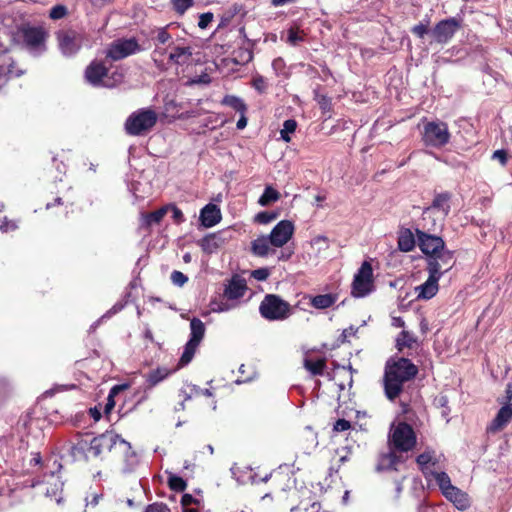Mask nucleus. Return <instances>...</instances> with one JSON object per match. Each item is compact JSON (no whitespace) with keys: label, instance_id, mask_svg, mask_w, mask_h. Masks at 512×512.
<instances>
[{"label":"nucleus","instance_id":"nucleus-4","mask_svg":"<svg viewBox=\"0 0 512 512\" xmlns=\"http://www.w3.org/2000/svg\"><path fill=\"white\" fill-rule=\"evenodd\" d=\"M261 316L269 321H282L293 314L292 306L276 294H267L259 306Z\"/></svg>","mask_w":512,"mask_h":512},{"label":"nucleus","instance_id":"nucleus-50","mask_svg":"<svg viewBox=\"0 0 512 512\" xmlns=\"http://www.w3.org/2000/svg\"><path fill=\"white\" fill-rule=\"evenodd\" d=\"M213 20V14L210 12L203 13L199 17L198 26L201 29H205Z\"/></svg>","mask_w":512,"mask_h":512},{"label":"nucleus","instance_id":"nucleus-40","mask_svg":"<svg viewBox=\"0 0 512 512\" xmlns=\"http://www.w3.org/2000/svg\"><path fill=\"white\" fill-rule=\"evenodd\" d=\"M222 103L227 106L232 107L233 109H235L238 112H241L242 114L246 110V106L243 103V101L236 96H232V95L225 96L222 100Z\"/></svg>","mask_w":512,"mask_h":512},{"label":"nucleus","instance_id":"nucleus-14","mask_svg":"<svg viewBox=\"0 0 512 512\" xmlns=\"http://www.w3.org/2000/svg\"><path fill=\"white\" fill-rule=\"evenodd\" d=\"M417 238L421 251L429 257L435 255L445 247V243L441 237L430 235L421 230H417Z\"/></svg>","mask_w":512,"mask_h":512},{"label":"nucleus","instance_id":"nucleus-49","mask_svg":"<svg viewBox=\"0 0 512 512\" xmlns=\"http://www.w3.org/2000/svg\"><path fill=\"white\" fill-rule=\"evenodd\" d=\"M252 85L260 93L264 92L267 88V82L265 78L259 75L254 77Z\"/></svg>","mask_w":512,"mask_h":512},{"label":"nucleus","instance_id":"nucleus-17","mask_svg":"<svg viewBox=\"0 0 512 512\" xmlns=\"http://www.w3.org/2000/svg\"><path fill=\"white\" fill-rule=\"evenodd\" d=\"M22 36L30 48L37 49L44 45L47 33L42 27H25L22 30Z\"/></svg>","mask_w":512,"mask_h":512},{"label":"nucleus","instance_id":"nucleus-13","mask_svg":"<svg viewBox=\"0 0 512 512\" xmlns=\"http://www.w3.org/2000/svg\"><path fill=\"white\" fill-rule=\"evenodd\" d=\"M460 28V23L455 18L440 21L432 31L434 40L438 43H447Z\"/></svg>","mask_w":512,"mask_h":512},{"label":"nucleus","instance_id":"nucleus-1","mask_svg":"<svg viewBox=\"0 0 512 512\" xmlns=\"http://www.w3.org/2000/svg\"><path fill=\"white\" fill-rule=\"evenodd\" d=\"M416 374V366L406 358L388 361L384 376L386 396L390 400L395 399L400 394L403 383L413 378Z\"/></svg>","mask_w":512,"mask_h":512},{"label":"nucleus","instance_id":"nucleus-62","mask_svg":"<svg viewBox=\"0 0 512 512\" xmlns=\"http://www.w3.org/2000/svg\"><path fill=\"white\" fill-rule=\"evenodd\" d=\"M284 66V62L282 59L278 58V59H275L273 62H272V67L275 71H279L282 67Z\"/></svg>","mask_w":512,"mask_h":512},{"label":"nucleus","instance_id":"nucleus-60","mask_svg":"<svg viewBox=\"0 0 512 512\" xmlns=\"http://www.w3.org/2000/svg\"><path fill=\"white\" fill-rule=\"evenodd\" d=\"M209 82H210V78L207 74L191 80L192 84L209 83Z\"/></svg>","mask_w":512,"mask_h":512},{"label":"nucleus","instance_id":"nucleus-61","mask_svg":"<svg viewBox=\"0 0 512 512\" xmlns=\"http://www.w3.org/2000/svg\"><path fill=\"white\" fill-rule=\"evenodd\" d=\"M319 105L323 110H328L330 108V101L325 96H322L319 100Z\"/></svg>","mask_w":512,"mask_h":512},{"label":"nucleus","instance_id":"nucleus-29","mask_svg":"<svg viewBox=\"0 0 512 512\" xmlns=\"http://www.w3.org/2000/svg\"><path fill=\"white\" fill-rule=\"evenodd\" d=\"M190 330H191V333H190L189 342L200 344V342L202 341V339L205 335L204 323L198 318H193L190 321Z\"/></svg>","mask_w":512,"mask_h":512},{"label":"nucleus","instance_id":"nucleus-33","mask_svg":"<svg viewBox=\"0 0 512 512\" xmlns=\"http://www.w3.org/2000/svg\"><path fill=\"white\" fill-rule=\"evenodd\" d=\"M171 373L172 371L170 369L166 367H159L156 368L155 370L150 371L146 376V380L149 383V385L153 387L160 383L161 381H163L164 379H166Z\"/></svg>","mask_w":512,"mask_h":512},{"label":"nucleus","instance_id":"nucleus-63","mask_svg":"<svg viewBox=\"0 0 512 512\" xmlns=\"http://www.w3.org/2000/svg\"><path fill=\"white\" fill-rule=\"evenodd\" d=\"M356 332H357V329H356V328H354V327H349V328H347V329H345V330L343 331V334H342V335H343V337H344V338H348V337L354 336V335L356 334Z\"/></svg>","mask_w":512,"mask_h":512},{"label":"nucleus","instance_id":"nucleus-30","mask_svg":"<svg viewBox=\"0 0 512 512\" xmlns=\"http://www.w3.org/2000/svg\"><path fill=\"white\" fill-rule=\"evenodd\" d=\"M337 300L334 294H321L311 297L310 303L316 309H326L331 307Z\"/></svg>","mask_w":512,"mask_h":512},{"label":"nucleus","instance_id":"nucleus-41","mask_svg":"<svg viewBox=\"0 0 512 512\" xmlns=\"http://www.w3.org/2000/svg\"><path fill=\"white\" fill-rule=\"evenodd\" d=\"M168 484L169 487L174 491H183L186 488V482L183 480V478L176 475L169 476Z\"/></svg>","mask_w":512,"mask_h":512},{"label":"nucleus","instance_id":"nucleus-27","mask_svg":"<svg viewBox=\"0 0 512 512\" xmlns=\"http://www.w3.org/2000/svg\"><path fill=\"white\" fill-rule=\"evenodd\" d=\"M192 56V49L189 46H176L169 54V60L177 65L188 63Z\"/></svg>","mask_w":512,"mask_h":512},{"label":"nucleus","instance_id":"nucleus-39","mask_svg":"<svg viewBox=\"0 0 512 512\" xmlns=\"http://www.w3.org/2000/svg\"><path fill=\"white\" fill-rule=\"evenodd\" d=\"M398 462H399V458L395 454V452H390L382 457L379 466L381 469H395L396 470Z\"/></svg>","mask_w":512,"mask_h":512},{"label":"nucleus","instance_id":"nucleus-58","mask_svg":"<svg viewBox=\"0 0 512 512\" xmlns=\"http://www.w3.org/2000/svg\"><path fill=\"white\" fill-rule=\"evenodd\" d=\"M301 40V37L298 35V33L294 30H290L288 34V41L291 44H296L298 41Z\"/></svg>","mask_w":512,"mask_h":512},{"label":"nucleus","instance_id":"nucleus-18","mask_svg":"<svg viewBox=\"0 0 512 512\" xmlns=\"http://www.w3.org/2000/svg\"><path fill=\"white\" fill-rule=\"evenodd\" d=\"M221 218V211L215 204L209 203L200 211L201 224L206 228L215 226L221 221Z\"/></svg>","mask_w":512,"mask_h":512},{"label":"nucleus","instance_id":"nucleus-23","mask_svg":"<svg viewBox=\"0 0 512 512\" xmlns=\"http://www.w3.org/2000/svg\"><path fill=\"white\" fill-rule=\"evenodd\" d=\"M416 461L421 471L423 472L425 478L427 480H430V475L435 471L434 466L436 464V457L434 451L427 450L421 453L417 457Z\"/></svg>","mask_w":512,"mask_h":512},{"label":"nucleus","instance_id":"nucleus-21","mask_svg":"<svg viewBox=\"0 0 512 512\" xmlns=\"http://www.w3.org/2000/svg\"><path fill=\"white\" fill-rule=\"evenodd\" d=\"M443 496L459 510H466L470 506L468 494L456 486L448 491H444Z\"/></svg>","mask_w":512,"mask_h":512},{"label":"nucleus","instance_id":"nucleus-59","mask_svg":"<svg viewBox=\"0 0 512 512\" xmlns=\"http://www.w3.org/2000/svg\"><path fill=\"white\" fill-rule=\"evenodd\" d=\"M292 254H293L292 250L285 249V250L280 252V254L278 256V260L279 261H287V260H289L291 258Z\"/></svg>","mask_w":512,"mask_h":512},{"label":"nucleus","instance_id":"nucleus-52","mask_svg":"<svg viewBox=\"0 0 512 512\" xmlns=\"http://www.w3.org/2000/svg\"><path fill=\"white\" fill-rule=\"evenodd\" d=\"M181 504H182L183 507H188L191 504L199 505L200 504V500L194 498L190 494H184L182 496V499H181Z\"/></svg>","mask_w":512,"mask_h":512},{"label":"nucleus","instance_id":"nucleus-25","mask_svg":"<svg viewBox=\"0 0 512 512\" xmlns=\"http://www.w3.org/2000/svg\"><path fill=\"white\" fill-rule=\"evenodd\" d=\"M13 61L7 51L0 50V89L5 85L9 75H19L13 71Z\"/></svg>","mask_w":512,"mask_h":512},{"label":"nucleus","instance_id":"nucleus-22","mask_svg":"<svg viewBox=\"0 0 512 512\" xmlns=\"http://www.w3.org/2000/svg\"><path fill=\"white\" fill-rule=\"evenodd\" d=\"M225 241L226 239L222 236V233L218 232L209 234L202 238L199 245L204 252L212 254L221 248Z\"/></svg>","mask_w":512,"mask_h":512},{"label":"nucleus","instance_id":"nucleus-32","mask_svg":"<svg viewBox=\"0 0 512 512\" xmlns=\"http://www.w3.org/2000/svg\"><path fill=\"white\" fill-rule=\"evenodd\" d=\"M415 247V238L410 230L402 231L398 237V248L403 252H410Z\"/></svg>","mask_w":512,"mask_h":512},{"label":"nucleus","instance_id":"nucleus-5","mask_svg":"<svg viewBox=\"0 0 512 512\" xmlns=\"http://www.w3.org/2000/svg\"><path fill=\"white\" fill-rule=\"evenodd\" d=\"M158 119L157 113L150 109L144 108L133 112L125 122V129L129 135L141 136L148 133L156 124Z\"/></svg>","mask_w":512,"mask_h":512},{"label":"nucleus","instance_id":"nucleus-54","mask_svg":"<svg viewBox=\"0 0 512 512\" xmlns=\"http://www.w3.org/2000/svg\"><path fill=\"white\" fill-rule=\"evenodd\" d=\"M492 158L497 160L502 166L506 165L507 163V154L504 150H496L493 153Z\"/></svg>","mask_w":512,"mask_h":512},{"label":"nucleus","instance_id":"nucleus-15","mask_svg":"<svg viewBox=\"0 0 512 512\" xmlns=\"http://www.w3.org/2000/svg\"><path fill=\"white\" fill-rule=\"evenodd\" d=\"M107 70L98 62H92L85 71L86 80L93 86L109 87L111 84L106 80Z\"/></svg>","mask_w":512,"mask_h":512},{"label":"nucleus","instance_id":"nucleus-45","mask_svg":"<svg viewBox=\"0 0 512 512\" xmlns=\"http://www.w3.org/2000/svg\"><path fill=\"white\" fill-rule=\"evenodd\" d=\"M171 281L174 285L182 287L188 281V278L180 271H173Z\"/></svg>","mask_w":512,"mask_h":512},{"label":"nucleus","instance_id":"nucleus-47","mask_svg":"<svg viewBox=\"0 0 512 512\" xmlns=\"http://www.w3.org/2000/svg\"><path fill=\"white\" fill-rule=\"evenodd\" d=\"M122 387L121 386H114L111 390H110V393L108 395V399H107V403H106V406H105V411L106 413H108L110 410L113 409V407L115 406V402H114V396L118 393V391L121 389Z\"/></svg>","mask_w":512,"mask_h":512},{"label":"nucleus","instance_id":"nucleus-7","mask_svg":"<svg viewBox=\"0 0 512 512\" xmlns=\"http://www.w3.org/2000/svg\"><path fill=\"white\" fill-rule=\"evenodd\" d=\"M422 141L426 146L440 148L450 141V132L446 123L441 121L427 122L423 126Z\"/></svg>","mask_w":512,"mask_h":512},{"label":"nucleus","instance_id":"nucleus-37","mask_svg":"<svg viewBox=\"0 0 512 512\" xmlns=\"http://www.w3.org/2000/svg\"><path fill=\"white\" fill-rule=\"evenodd\" d=\"M304 366L311 374L321 375L325 368V360L318 359L316 361H312V360L306 359L304 361Z\"/></svg>","mask_w":512,"mask_h":512},{"label":"nucleus","instance_id":"nucleus-24","mask_svg":"<svg viewBox=\"0 0 512 512\" xmlns=\"http://www.w3.org/2000/svg\"><path fill=\"white\" fill-rule=\"evenodd\" d=\"M246 289V283L243 279L233 277L224 291V296L229 300H236L244 296Z\"/></svg>","mask_w":512,"mask_h":512},{"label":"nucleus","instance_id":"nucleus-10","mask_svg":"<svg viewBox=\"0 0 512 512\" xmlns=\"http://www.w3.org/2000/svg\"><path fill=\"white\" fill-rule=\"evenodd\" d=\"M294 233V222L285 219L278 222L268 235L274 247L283 248L293 238Z\"/></svg>","mask_w":512,"mask_h":512},{"label":"nucleus","instance_id":"nucleus-8","mask_svg":"<svg viewBox=\"0 0 512 512\" xmlns=\"http://www.w3.org/2000/svg\"><path fill=\"white\" fill-rule=\"evenodd\" d=\"M390 441L395 449L406 452L415 446L416 436L411 426L399 423L392 428Z\"/></svg>","mask_w":512,"mask_h":512},{"label":"nucleus","instance_id":"nucleus-48","mask_svg":"<svg viewBox=\"0 0 512 512\" xmlns=\"http://www.w3.org/2000/svg\"><path fill=\"white\" fill-rule=\"evenodd\" d=\"M270 275L267 268H259L251 272V276L258 281H265Z\"/></svg>","mask_w":512,"mask_h":512},{"label":"nucleus","instance_id":"nucleus-57","mask_svg":"<svg viewBox=\"0 0 512 512\" xmlns=\"http://www.w3.org/2000/svg\"><path fill=\"white\" fill-rule=\"evenodd\" d=\"M101 497H102V495H100V494H92L90 499L87 498L86 507L87 508L96 507L98 505Z\"/></svg>","mask_w":512,"mask_h":512},{"label":"nucleus","instance_id":"nucleus-31","mask_svg":"<svg viewBox=\"0 0 512 512\" xmlns=\"http://www.w3.org/2000/svg\"><path fill=\"white\" fill-rule=\"evenodd\" d=\"M435 480L436 484L438 485L439 489L441 490V493L444 494V491H448L450 490L451 488L454 487V485H452L451 483V479L450 477L448 476L447 473L443 472V471H434L431 475H430V480Z\"/></svg>","mask_w":512,"mask_h":512},{"label":"nucleus","instance_id":"nucleus-35","mask_svg":"<svg viewBox=\"0 0 512 512\" xmlns=\"http://www.w3.org/2000/svg\"><path fill=\"white\" fill-rule=\"evenodd\" d=\"M199 344L187 342L179 360V367H184L191 362Z\"/></svg>","mask_w":512,"mask_h":512},{"label":"nucleus","instance_id":"nucleus-56","mask_svg":"<svg viewBox=\"0 0 512 512\" xmlns=\"http://www.w3.org/2000/svg\"><path fill=\"white\" fill-rule=\"evenodd\" d=\"M412 32L418 37L422 38L428 32V29L425 24L420 23L413 27Z\"/></svg>","mask_w":512,"mask_h":512},{"label":"nucleus","instance_id":"nucleus-43","mask_svg":"<svg viewBox=\"0 0 512 512\" xmlns=\"http://www.w3.org/2000/svg\"><path fill=\"white\" fill-rule=\"evenodd\" d=\"M277 214L271 212H260L255 216V221L260 224H268L276 219Z\"/></svg>","mask_w":512,"mask_h":512},{"label":"nucleus","instance_id":"nucleus-64","mask_svg":"<svg viewBox=\"0 0 512 512\" xmlns=\"http://www.w3.org/2000/svg\"><path fill=\"white\" fill-rule=\"evenodd\" d=\"M246 125H247V119H246V117L244 116V113H243L241 118L237 121L236 126H237L238 129L241 130V129H244L246 127Z\"/></svg>","mask_w":512,"mask_h":512},{"label":"nucleus","instance_id":"nucleus-51","mask_svg":"<svg viewBox=\"0 0 512 512\" xmlns=\"http://www.w3.org/2000/svg\"><path fill=\"white\" fill-rule=\"evenodd\" d=\"M145 512H170L169 508L164 504L154 503L149 505Z\"/></svg>","mask_w":512,"mask_h":512},{"label":"nucleus","instance_id":"nucleus-46","mask_svg":"<svg viewBox=\"0 0 512 512\" xmlns=\"http://www.w3.org/2000/svg\"><path fill=\"white\" fill-rule=\"evenodd\" d=\"M193 4V0H173L174 8L180 14H183Z\"/></svg>","mask_w":512,"mask_h":512},{"label":"nucleus","instance_id":"nucleus-53","mask_svg":"<svg viewBox=\"0 0 512 512\" xmlns=\"http://www.w3.org/2000/svg\"><path fill=\"white\" fill-rule=\"evenodd\" d=\"M18 228V225L15 221H10V220H7L5 219L2 224L0 225V230L2 232H9V231H13L15 229Z\"/></svg>","mask_w":512,"mask_h":512},{"label":"nucleus","instance_id":"nucleus-26","mask_svg":"<svg viewBox=\"0 0 512 512\" xmlns=\"http://www.w3.org/2000/svg\"><path fill=\"white\" fill-rule=\"evenodd\" d=\"M168 207H161L160 209L151 213H142L140 216V227L144 229L150 228L154 224L160 223L164 218Z\"/></svg>","mask_w":512,"mask_h":512},{"label":"nucleus","instance_id":"nucleus-19","mask_svg":"<svg viewBox=\"0 0 512 512\" xmlns=\"http://www.w3.org/2000/svg\"><path fill=\"white\" fill-rule=\"evenodd\" d=\"M269 235H261L251 243L252 252L259 257H267L276 251Z\"/></svg>","mask_w":512,"mask_h":512},{"label":"nucleus","instance_id":"nucleus-28","mask_svg":"<svg viewBox=\"0 0 512 512\" xmlns=\"http://www.w3.org/2000/svg\"><path fill=\"white\" fill-rule=\"evenodd\" d=\"M46 484L48 485L45 490L46 496L55 497L56 502L60 503L61 498H57L63 489V482L61 481L60 477L52 474L48 477Z\"/></svg>","mask_w":512,"mask_h":512},{"label":"nucleus","instance_id":"nucleus-55","mask_svg":"<svg viewBox=\"0 0 512 512\" xmlns=\"http://www.w3.org/2000/svg\"><path fill=\"white\" fill-rule=\"evenodd\" d=\"M350 428V422L345 419H339L334 424V430L337 432L346 431Z\"/></svg>","mask_w":512,"mask_h":512},{"label":"nucleus","instance_id":"nucleus-9","mask_svg":"<svg viewBox=\"0 0 512 512\" xmlns=\"http://www.w3.org/2000/svg\"><path fill=\"white\" fill-rule=\"evenodd\" d=\"M56 38L64 56L76 54L82 46V35L74 30H60L56 33Z\"/></svg>","mask_w":512,"mask_h":512},{"label":"nucleus","instance_id":"nucleus-12","mask_svg":"<svg viewBox=\"0 0 512 512\" xmlns=\"http://www.w3.org/2000/svg\"><path fill=\"white\" fill-rule=\"evenodd\" d=\"M139 50V45L134 38L122 39L114 42L107 51V57L113 60L125 58Z\"/></svg>","mask_w":512,"mask_h":512},{"label":"nucleus","instance_id":"nucleus-38","mask_svg":"<svg viewBox=\"0 0 512 512\" xmlns=\"http://www.w3.org/2000/svg\"><path fill=\"white\" fill-rule=\"evenodd\" d=\"M296 128H297V122L295 120L288 119V120L284 121L283 128L280 131L282 140H284L285 142H290L291 141L290 135L295 132Z\"/></svg>","mask_w":512,"mask_h":512},{"label":"nucleus","instance_id":"nucleus-42","mask_svg":"<svg viewBox=\"0 0 512 512\" xmlns=\"http://www.w3.org/2000/svg\"><path fill=\"white\" fill-rule=\"evenodd\" d=\"M66 14H67V9L65 6L56 5L51 9L49 16L53 20H58V19H62L63 17H65Z\"/></svg>","mask_w":512,"mask_h":512},{"label":"nucleus","instance_id":"nucleus-34","mask_svg":"<svg viewBox=\"0 0 512 512\" xmlns=\"http://www.w3.org/2000/svg\"><path fill=\"white\" fill-rule=\"evenodd\" d=\"M280 199V193L271 186H267L258 200L260 206H268Z\"/></svg>","mask_w":512,"mask_h":512},{"label":"nucleus","instance_id":"nucleus-20","mask_svg":"<svg viewBox=\"0 0 512 512\" xmlns=\"http://www.w3.org/2000/svg\"><path fill=\"white\" fill-rule=\"evenodd\" d=\"M512 420V403H508L500 408L496 417L488 427V431L495 433L502 430Z\"/></svg>","mask_w":512,"mask_h":512},{"label":"nucleus","instance_id":"nucleus-3","mask_svg":"<svg viewBox=\"0 0 512 512\" xmlns=\"http://www.w3.org/2000/svg\"><path fill=\"white\" fill-rule=\"evenodd\" d=\"M450 198L449 193H441L435 196L431 206L423 211L422 221L424 228L430 230L442 225L450 212Z\"/></svg>","mask_w":512,"mask_h":512},{"label":"nucleus","instance_id":"nucleus-6","mask_svg":"<svg viewBox=\"0 0 512 512\" xmlns=\"http://www.w3.org/2000/svg\"><path fill=\"white\" fill-rule=\"evenodd\" d=\"M373 290V268L370 261H364L354 275L351 294L356 298H362L369 295Z\"/></svg>","mask_w":512,"mask_h":512},{"label":"nucleus","instance_id":"nucleus-16","mask_svg":"<svg viewBox=\"0 0 512 512\" xmlns=\"http://www.w3.org/2000/svg\"><path fill=\"white\" fill-rule=\"evenodd\" d=\"M429 273V276L427 278V280L417 286L415 288V293H416V296H417V299H422V300H429L431 298H433L438 290H439V280H440V277H438L437 275H435V271L434 273L432 272H428Z\"/></svg>","mask_w":512,"mask_h":512},{"label":"nucleus","instance_id":"nucleus-36","mask_svg":"<svg viewBox=\"0 0 512 512\" xmlns=\"http://www.w3.org/2000/svg\"><path fill=\"white\" fill-rule=\"evenodd\" d=\"M416 344V339L407 331H402L396 339V346L399 351L404 348H412Z\"/></svg>","mask_w":512,"mask_h":512},{"label":"nucleus","instance_id":"nucleus-2","mask_svg":"<svg viewBox=\"0 0 512 512\" xmlns=\"http://www.w3.org/2000/svg\"><path fill=\"white\" fill-rule=\"evenodd\" d=\"M104 451H113L117 455H123L127 462V470H131L137 464V456L131 451V446L119 435L106 432L90 441L89 452L98 456Z\"/></svg>","mask_w":512,"mask_h":512},{"label":"nucleus","instance_id":"nucleus-11","mask_svg":"<svg viewBox=\"0 0 512 512\" xmlns=\"http://www.w3.org/2000/svg\"><path fill=\"white\" fill-rule=\"evenodd\" d=\"M454 263L453 253L444 247L429 258L427 270L432 273L435 271V275L441 278L444 273L453 267Z\"/></svg>","mask_w":512,"mask_h":512},{"label":"nucleus","instance_id":"nucleus-44","mask_svg":"<svg viewBox=\"0 0 512 512\" xmlns=\"http://www.w3.org/2000/svg\"><path fill=\"white\" fill-rule=\"evenodd\" d=\"M171 35L166 28H159L156 30L155 40L158 44H166L171 40Z\"/></svg>","mask_w":512,"mask_h":512}]
</instances>
